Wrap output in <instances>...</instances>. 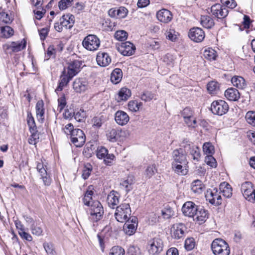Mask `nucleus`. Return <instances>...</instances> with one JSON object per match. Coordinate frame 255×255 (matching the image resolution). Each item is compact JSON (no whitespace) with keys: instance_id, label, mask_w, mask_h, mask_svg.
<instances>
[{"instance_id":"obj_1","label":"nucleus","mask_w":255,"mask_h":255,"mask_svg":"<svg viewBox=\"0 0 255 255\" xmlns=\"http://www.w3.org/2000/svg\"><path fill=\"white\" fill-rule=\"evenodd\" d=\"M87 212L90 215L89 219L93 223L97 222L100 221L104 215V209L101 203L96 200L91 204Z\"/></svg>"},{"instance_id":"obj_2","label":"nucleus","mask_w":255,"mask_h":255,"mask_svg":"<svg viewBox=\"0 0 255 255\" xmlns=\"http://www.w3.org/2000/svg\"><path fill=\"white\" fill-rule=\"evenodd\" d=\"M211 249L215 255H229L230 253L227 243L220 238L215 239L212 242Z\"/></svg>"},{"instance_id":"obj_3","label":"nucleus","mask_w":255,"mask_h":255,"mask_svg":"<svg viewBox=\"0 0 255 255\" xmlns=\"http://www.w3.org/2000/svg\"><path fill=\"white\" fill-rule=\"evenodd\" d=\"M131 212L129 204H122L117 207L115 216L117 221L124 223L130 218Z\"/></svg>"},{"instance_id":"obj_4","label":"nucleus","mask_w":255,"mask_h":255,"mask_svg":"<svg viewBox=\"0 0 255 255\" xmlns=\"http://www.w3.org/2000/svg\"><path fill=\"white\" fill-rule=\"evenodd\" d=\"M75 22V17L72 14L63 15L59 19V22L55 23L54 28L58 32H61L63 28L71 29Z\"/></svg>"},{"instance_id":"obj_5","label":"nucleus","mask_w":255,"mask_h":255,"mask_svg":"<svg viewBox=\"0 0 255 255\" xmlns=\"http://www.w3.org/2000/svg\"><path fill=\"white\" fill-rule=\"evenodd\" d=\"M100 43L99 38L94 34L88 35L82 41L83 47L87 50L91 51L97 50L100 46Z\"/></svg>"},{"instance_id":"obj_6","label":"nucleus","mask_w":255,"mask_h":255,"mask_svg":"<svg viewBox=\"0 0 255 255\" xmlns=\"http://www.w3.org/2000/svg\"><path fill=\"white\" fill-rule=\"evenodd\" d=\"M229 109L227 103L222 100L213 101L210 108L213 114L218 116H222L226 114Z\"/></svg>"},{"instance_id":"obj_7","label":"nucleus","mask_w":255,"mask_h":255,"mask_svg":"<svg viewBox=\"0 0 255 255\" xmlns=\"http://www.w3.org/2000/svg\"><path fill=\"white\" fill-rule=\"evenodd\" d=\"M241 191L245 198L250 202L255 201V190L252 183L246 181L242 184Z\"/></svg>"},{"instance_id":"obj_8","label":"nucleus","mask_w":255,"mask_h":255,"mask_svg":"<svg viewBox=\"0 0 255 255\" xmlns=\"http://www.w3.org/2000/svg\"><path fill=\"white\" fill-rule=\"evenodd\" d=\"M26 44L25 39L20 42H11L6 43L3 45V49L7 53L17 52L23 49Z\"/></svg>"},{"instance_id":"obj_9","label":"nucleus","mask_w":255,"mask_h":255,"mask_svg":"<svg viewBox=\"0 0 255 255\" xmlns=\"http://www.w3.org/2000/svg\"><path fill=\"white\" fill-rule=\"evenodd\" d=\"M163 247V242L160 238H155L148 242V252L151 255L159 254L162 251Z\"/></svg>"},{"instance_id":"obj_10","label":"nucleus","mask_w":255,"mask_h":255,"mask_svg":"<svg viewBox=\"0 0 255 255\" xmlns=\"http://www.w3.org/2000/svg\"><path fill=\"white\" fill-rule=\"evenodd\" d=\"M71 142L77 147H81L85 142V135L83 131L79 128L73 131L71 135Z\"/></svg>"},{"instance_id":"obj_11","label":"nucleus","mask_w":255,"mask_h":255,"mask_svg":"<svg viewBox=\"0 0 255 255\" xmlns=\"http://www.w3.org/2000/svg\"><path fill=\"white\" fill-rule=\"evenodd\" d=\"M205 197L206 200H208L213 205H219L222 203L221 196L220 195V193H218L217 188L208 190Z\"/></svg>"},{"instance_id":"obj_12","label":"nucleus","mask_w":255,"mask_h":255,"mask_svg":"<svg viewBox=\"0 0 255 255\" xmlns=\"http://www.w3.org/2000/svg\"><path fill=\"white\" fill-rule=\"evenodd\" d=\"M89 83L84 78H76L73 83V89L78 93H82L87 91L89 88Z\"/></svg>"},{"instance_id":"obj_13","label":"nucleus","mask_w":255,"mask_h":255,"mask_svg":"<svg viewBox=\"0 0 255 255\" xmlns=\"http://www.w3.org/2000/svg\"><path fill=\"white\" fill-rule=\"evenodd\" d=\"M212 15L218 18H223L228 14V9L219 3L213 5L210 8Z\"/></svg>"},{"instance_id":"obj_14","label":"nucleus","mask_w":255,"mask_h":255,"mask_svg":"<svg viewBox=\"0 0 255 255\" xmlns=\"http://www.w3.org/2000/svg\"><path fill=\"white\" fill-rule=\"evenodd\" d=\"M117 49L124 56H130L134 53L135 47L132 43L127 41L122 43L117 47Z\"/></svg>"},{"instance_id":"obj_15","label":"nucleus","mask_w":255,"mask_h":255,"mask_svg":"<svg viewBox=\"0 0 255 255\" xmlns=\"http://www.w3.org/2000/svg\"><path fill=\"white\" fill-rule=\"evenodd\" d=\"M36 168L44 185L49 186L51 183V178L47 172L46 166H44L42 162H38L37 163Z\"/></svg>"},{"instance_id":"obj_16","label":"nucleus","mask_w":255,"mask_h":255,"mask_svg":"<svg viewBox=\"0 0 255 255\" xmlns=\"http://www.w3.org/2000/svg\"><path fill=\"white\" fill-rule=\"evenodd\" d=\"M123 229L127 235L131 236L136 231L137 227V219L135 217H131L130 220L125 222Z\"/></svg>"},{"instance_id":"obj_17","label":"nucleus","mask_w":255,"mask_h":255,"mask_svg":"<svg viewBox=\"0 0 255 255\" xmlns=\"http://www.w3.org/2000/svg\"><path fill=\"white\" fill-rule=\"evenodd\" d=\"M188 36L192 40L196 42H200L205 38V33L201 28L193 27L190 29Z\"/></svg>"},{"instance_id":"obj_18","label":"nucleus","mask_w":255,"mask_h":255,"mask_svg":"<svg viewBox=\"0 0 255 255\" xmlns=\"http://www.w3.org/2000/svg\"><path fill=\"white\" fill-rule=\"evenodd\" d=\"M198 207L192 201H187L183 204L182 211L185 216L194 218Z\"/></svg>"},{"instance_id":"obj_19","label":"nucleus","mask_w":255,"mask_h":255,"mask_svg":"<svg viewBox=\"0 0 255 255\" xmlns=\"http://www.w3.org/2000/svg\"><path fill=\"white\" fill-rule=\"evenodd\" d=\"M173 162L186 165L187 163L186 152L182 148L174 150L172 152Z\"/></svg>"},{"instance_id":"obj_20","label":"nucleus","mask_w":255,"mask_h":255,"mask_svg":"<svg viewBox=\"0 0 255 255\" xmlns=\"http://www.w3.org/2000/svg\"><path fill=\"white\" fill-rule=\"evenodd\" d=\"M185 226L182 223L174 224L171 229V234L172 238L179 239L184 236Z\"/></svg>"},{"instance_id":"obj_21","label":"nucleus","mask_w":255,"mask_h":255,"mask_svg":"<svg viewBox=\"0 0 255 255\" xmlns=\"http://www.w3.org/2000/svg\"><path fill=\"white\" fill-rule=\"evenodd\" d=\"M208 211L201 207H198L194 215V220L198 222L199 224L204 223L208 218Z\"/></svg>"},{"instance_id":"obj_22","label":"nucleus","mask_w":255,"mask_h":255,"mask_svg":"<svg viewBox=\"0 0 255 255\" xmlns=\"http://www.w3.org/2000/svg\"><path fill=\"white\" fill-rule=\"evenodd\" d=\"M131 92L130 89L127 87H123L119 91L115 96V99L118 103L127 101L131 96Z\"/></svg>"},{"instance_id":"obj_23","label":"nucleus","mask_w":255,"mask_h":255,"mask_svg":"<svg viewBox=\"0 0 255 255\" xmlns=\"http://www.w3.org/2000/svg\"><path fill=\"white\" fill-rule=\"evenodd\" d=\"M115 120L117 124L123 126L129 122V117L126 112L119 110L115 114Z\"/></svg>"},{"instance_id":"obj_24","label":"nucleus","mask_w":255,"mask_h":255,"mask_svg":"<svg viewBox=\"0 0 255 255\" xmlns=\"http://www.w3.org/2000/svg\"><path fill=\"white\" fill-rule=\"evenodd\" d=\"M81 68L80 65H68L66 68H64L62 74L66 75L67 78L71 80L80 71Z\"/></svg>"},{"instance_id":"obj_25","label":"nucleus","mask_w":255,"mask_h":255,"mask_svg":"<svg viewBox=\"0 0 255 255\" xmlns=\"http://www.w3.org/2000/svg\"><path fill=\"white\" fill-rule=\"evenodd\" d=\"M156 17L160 21L163 23H168L172 20V14L169 10L163 8L157 12Z\"/></svg>"},{"instance_id":"obj_26","label":"nucleus","mask_w":255,"mask_h":255,"mask_svg":"<svg viewBox=\"0 0 255 255\" xmlns=\"http://www.w3.org/2000/svg\"><path fill=\"white\" fill-rule=\"evenodd\" d=\"M119 194L116 191H111L107 197V202L110 207L115 208L119 203Z\"/></svg>"},{"instance_id":"obj_27","label":"nucleus","mask_w":255,"mask_h":255,"mask_svg":"<svg viewBox=\"0 0 255 255\" xmlns=\"http://www.w3.org/2000/svg\"><path fill=\"white\" fill-rule=\"evenodd\" d=\"M225 96L229 101H237L240 97V94L236 89L231 88L225 91Z\"/></svg>"},{"instance_id":"obj_28","label":"nucleus","mask_w":255,"mask_h":255,"mask_svg":"<svg viewBox=\"0 0 255 255\" xmlns=\"http://www.w3.org/2000/svg\"><path fill=\"white\" fill-rule=\"evenodd\" d=\"M93 194L94 192L91 187L89 186L82 198V202L85 206L90 207L93 202L95 201L93 200Z\"/></svg>"},{"instance_id":"obj_29","label":"nucleus","mask_w":255,"mask_h":255,"mask_svg":"<svg viewBox=\"0 0 255 255\" xmlns=\"http://www.w3.org/2000/svg\"><path fill=\"white\" fill-rule=\"evenodd\" d=\"M123 132L121 130L113 128L107 132V137L110 141L116 142L119 139Z\"/></svg>"},{"instance_id":"obj_30","label":"nucleus","mask_w":255,"mask_h":255,"mask_svg":"<svg viewBox=\"0 0 255 255\" xmlns=\"http://www.w3.org/2000/svg\"><path fill=\"white\" fill-rule=\"evenodd\" d=\"M134 177L132 175L128 176L126 179L123 180L120 183L121 188L125 189L127 193L132 189V185L134 183Z\"/></svg>"},{"instance_id":"obj_31","label":"nucleus","mask_w":255,"mask_h":255,"mask_svg":"<svg viewBox=\"0 0 255 255\" xmlns=\"http://www.w3.org/2000/svg\"><path fill=\"white\" fill-rule=\"evenodd\" d=\"M219 189L224 196L227 198L231 197L232 188L229 184L225 182H222L220 185Z\"/></svg>"},{"instance_id":"obj_32","label":"nucleus","mask_w":255,"mask_h":255,"mask_svg":"<svg viewBox=\"0 0 255 255\" xmlns=\"http://www.w3.org/2000/svg\"><path fill=\"white\" fill-rule=\"evenodd\" d=\"M123 77V72L120 68L114 69L111 74V81L114 84L119 83Z\"/></svg>"},{"instance_id":"obj_33","label":"nucleus","mask_w":255,"mask_h":255,"mask_svg":"<svg viewBox=\"0 0 255 255\" xmlns=\"http://www.w3.org/2000/svg\"><path fill=\"white\" fill-rule=\"evenodd\" d=\"M231 82L234 86L240 89H243L246 86L245 80L241 76H234L231 79Z\"/></svg>"},{"instance_id":"obj_34","label":"nucleus","mask_w":255,"mask_h":255,"mask_svg":"<svg viewBox=\"0 0 255 255\" xmlns=\"http://www.w3.org/2000/svg\"><path fill=\"white\" fill-rule=\"evenodd\" d=\"M36 116L38 121L43 123L44 121V109L42 101H38L36 105Z\"/></svg>"},{"instance_id":"obj_35","label":"nucleus","mask_w":255,"mask_h":255,"mask_svg":"<svg viewBox=\"0 0 255 255\" xmlns=\"http://www.w3.org/2000/svg\"><path fill=\"white\" fill-rule=\"evenodd\" d=\"M204 188V186L200 180H196L192 183L191 190L195 193L198 194L202 193Z\"/></svg>"},{"instance_id":"obj_36","label":"nucleus","mask_w":255,"mask_h":255,"mask_svg":"<svg viewBox=\"0 0 255 255\" xmlns=\"http://www.w3.org/2000/svg\"><path fill=\"white\" fill-rule=\"evenodd\" d=\"M13 20V17L11 13H8L6 12H0V25L10 24Z\"/></svg>"},{"instance_id":"obj_37","label":"nucleus","mask_w":255,"mask_h":255,"mask_svg":"<svg viewBox=\"0 0 255 255\" xmlns=\"http://www.w3.org/2000/svg\"><path fill=\"white\" fill-rule=\"evenodd\" d=\"M14 31L8 26L0 27V37L7 38L13 35Z\"/></svg>"},{"instance_id":"obj_38","label":"nucleus","mask_w":255,"mask_h":255,"mask_svg":"<svg viewBox=\"0 0 255 255\" xmlns=\"http://www.w3.org/2000/svg\"><path fill=\"white\" fill-rule=\"evenodd\" d=\"M96 60L97 64H110L111 62V58L107 53H99Z\"/></svg>"},{"instance_id":"obj_39","label":"nucleus","mask_w":255,"mask_h":255,"mask_svg":"<svg viewBox=\"0 0 255 255\" xmlns=\"http://www.w3.org/2000/svg\"><path fill=\"white\" fill-rule=\"evenodd\" d=\"M172 167L174 171L179 175L186 174L187 171L185 165L176 162H172Z\"/></svg>"},{"instance_id":"obj_40","label":"nucleus","mask_w":255,"mask_h":255,"mask_svg":"<svg viewBox=\"0 0 255 255\" xmlns=\"http://www.w3.org/2000/svg\"><path fill=\"white\" fill-rule=\"evenodd\" d=\"M186 152L187 153H189V154L192 156L193 160L196 161H199L200 157V149L198 146L193 144L190 149H188L186 151Z\"/></svg>"},{"instance_id":"obj_41","label":"nucleus","mask_w":255,"mask_h":255,"mask_svg":"<svg viewBox=\"0 0 255 255\" xmlns=\"http://www.w3.org/2000/svg\"><path fill=\"white\" fill-rule=\"evenodd\" d=\"M201 23L206 28H211L214 25V20L208 15L201 16Z\"/></svg>"},{"instance_id":"obj_42","label":"nucleus","mask_w":255,"mask_h":255,"mask_svg":"<svg viewBox=\"0 0 255 255\" xmlns=\"http://www.w3.org/2000/svg\"><path fill=\"white\" fill-rule=\"evenodd\" d=\"M106 118L103 115L95 117L92 119L93 127L95 128H100L106 122Z\"/></svg>"},{"instance_id":"obj_43","label":"nucleus","mask_w":255,"mask_h":255,"mask_svg":"<svg viewBox=\"0 0 255 255\" xmlns=\"http://www.w3.org/2000/svg\"><path fill=\"white\" fill-rule=\"evenodd\" d=\"M70 81V80L67 78L66 75L62 74L59 85L55 89V92L57 93L58 92L61 91L63 87L66 86Z\"/></svg>"},{"instance_id":"obj_44","label":"nucleus","mask_w":255,"mask_h":255,"mask_svg":"<svg viewBox=\"0 0 255 255\" xmlns=\"http://www.w3.org/2000/svg\"><path fill=\"white\" fill-rule=\"evenodd\" d=\"M31 233L33 235L40 236L42 235L43 230L40 226V223H33L30 226Z\"/></svg>"},{"instance_id":"obj_45","label":"nucleus","mask_w":255,"mask_h":255,"mask_svg":"<svg viewBox=\"0 0 255 255\" xmlns=\"http://www.w3.org/2000/svg\"><path fill=\"white\" fill-rule=\"evenodd\" d=\"M26 121L29 131L37 130L34 119L30 113L27 114Z\"/></svg>"},{"instance_id":"obj_46","label":"nucleus","mask_w":255,"mask_h":255,"mask_svg":"<svg viewBox=\"0 0 255 255\" xmlns=\"http://www.w3.org/2000/svg\"><path fill=\"white\" fill-rule=\"evenodd\" d=\"M204 56L210 61L215 60L217 57L216 52L214 49L209 48L204 51Z\"/></svg>"},{"instance_id":"obj_47","label":"nucleus","mask_w":255,"mask_h":255,"mask_svg":"<svg viewBox=\"0 0 255 255\" xmlns=\"http://www.w3.org/2000/svg\"><path fill=\"white\" fill-rule=\"evenodd\" d=\"M161 214L165 219H169L174 215V212L170 207L167 206L162 210Z\"/></svg>"},{"instance_id":"obj_48","label":"nucleus","mask_w":255,"mask_h":255,"mask_svg":"<svg viewBox=\"0 0 255 255\" xmlns=\"http://www.w3.org/2000/svg\"><path fill=\"white\" fill-rule=\"evenodd\" d=\"M155 97L154 93L148 91H144L140 95L141 99L145 102H148L152 99L155 100Z\"/></svg>"},{"instance_id":"obj_49","label":"nucleus","mask_w":255,"mask_h":255,"mask_svg":"<svg viewBox=\"0 0 255 255\" xmlns=\"http://www.w3.org/2000/svg\"><path fill=\"white\" fill-rule=\"evenodd\" d=\"M142 105V103L140 102L138 103L135 100H131L128 103V108L130 111L136 112L139 110V108Z\"/></svg>"},{"instance_id":"obj_50","label":"nucleus","mask_w":255,"mask_h":255,"mask_svg":"<svg viewBox=\"0 0 255 255\" xmlns=\"http://www.w3.org/2000/svg\"><path fill=\"white\" fill-rule=\"evenodd\" d=\"M157 172L154 164L148 165L145 169L144 174L148 178L151 177Z\"/></svg>"},{"instance_id":"obj_51","label":"nucleus","mask_w":255,"mask_h":255,"mask_svg":"<svg viewBox=\"0 0 255 255\" xmlns=\"http://www.w3.org/2000/svg\"><path fill=\"white\" fill-rule=\"evenodd\" d=\"M31 135L28 139V143L30 144H36L39 141V134L37 130L30 131Z\"/></svg>"},{"instance_id":"obj_52","label":"nucleus","mask_w":255,"mask_h":255,"mask_svg":"<svg viewBox=\"0 0 255 255\" xmlns=\"http://www.w3.org/2000/svg\"><path fill=\"white\" fill-rule=\"evenodd\" d=\"M125 250L121 247L117 246L113 247L111 250L109 255H125Z\"/></svg>"},{"instance_id":"obj_53","label":"nucleus","mask_w":255,"mask_h":255,"mask_svg":"<svg viewBox=\"0 0 255 255\" xmlns=\"http://www.w3.org/2000/svg\"><path fill=\"white\" fill-rule=\"evenodd\" d=\"M43 247L48 255H56V252L52 243L45 242L43 243Z\"/></svg>"},{"instance_id":"obj_54","label":"nucleus","mask_w":255,"mask_h":255,"mask_svg":"<svg viewBox=\"0 0 255 255\" xmlns=\"http://www.w3.org/2000/svg\"><path fill=\"white\" fill-rule=\"evenodd\" d=\"M128 33L125 30H118L115 34V37L119 41H125L128 37Z\"/></svg>"},{"instance_id":"obj_55","label":"nucleus","mask_w":255,"mask_h":255,"mask_svg":"<svg viewBox=\"0 0 255 255\" xmlns=\"http://www.w3.org/2000/svg\"><path fill=\"white\" fill-rule=\"evenodd\" d=\"M247 122L253 126H255V112L249 111L246 115Z\"/></svg>"},{"instance_id":"obj_56","label":"nucleus","mask_w":255,"mask_h":255,"mask_svg":"<svg viewBox=\"0 0 255 255\" xmlns=\"http://www.w3.org/2000/svg\"><path fill=\"white\" fill-rule=\"evenodd\" d=\"M73 0H60L58 3V6L60 10H64L72 4Z\"/></svg>"},{"instance_id":"obj_57","label":"nucleus","mask_w":255,"mask_h":255,"mask_svg":"<svg viewBox=\"0 0 255 255\" xmlns=\"http://www.w3.org/2000/svg\"><path fill=\"white\" fill-rule=\"evenodd\" d=\"M92 169V166L90 164H87L85 165L82 173L83 179H87L89 177Z\"/></svg>"},{"instance_id":"obj_58","label":"nucleus","mask_w":255,"mask_h":255,"mask_svg":"<svg viewBox=\"0 0 255 255\" xmlns=\"http://www.w3.org/2000/svg\"><path fill=\"white\" fill-rule=\"evenodd\" d=\"M73 116L77 122H81L86 117V113L84 110H80L76 113H74Z\"/></svg>"},{"instance_id":"obj_59","label":"nucleus","mask_w":255,"mask_h":255,"mask_svg":"<svg viewBox=\"0 0 255 255\" xmlns=\"http://www.w3.org/2000/svg\"><path fill=\"white\" fill-rule=\"evenodd\" d=\"M108 149L105 147L101 146L98 148L97 150V156L99 159H103L107 155Z\"/></svg>"},{"instance_id":"obj_60","label":"nucleus","mask_w":255,"mask_h":255,"mask_svg":"<svg viewBox=\"0 0 255 255\" xmlns=\"http://www.w3.org/2000/svg\"><path fill=\"white\" fill-rule=\"evenodd\" d=\"M166 38L171 41H175L177 38V35L174 29H169L165 33Z\"/></svg>"},{"instance_id":"obj_61","label":"nucleus","mask_w":255,"mask_h":255,"mask_svg":"<svg viewBox=\"0 0 255 255\" xmlns=\"http://www.w3.org/2000/svg\"><path fill=\"white\" fill-rule=\"evenodd\" d=\"M184 119L193 117L194 112L190 108L187 107L183 109L181 113Z\"/></svg>"},{"instance_id":"obj_62","label":"nucleus","mask_w":255,"mask_h":255,"mask_svg":"<svg viewBox=\"0 0 255 255\" xmlns=\"http://www.w3.org/2000/svg\"><path fill=\"white\" fill-rule=\"evenodd\" d=\"M23 67L26 73L29 74H34L37 70L36 65H23Z\"/></svg>"},{"instance_id":"obj_63","label":"nucleus","mask_w":255,"mask_h":255,"mask_svg":"<svg viewBox=\"0 0 255 255\" xmlns=\"http://www.w3.org/2000/svg\"><path fill=\"white\" fill-rule=\"evenodd\" d=\"M203 150L206 154H212L214 152V147L210 142H206L203 145Z\"/></svg>"},{"instance_id":"obj_64","label":"nucleus","mask_w":255,"mask_h":255,"mask_svg":"<svg viewBox=\"0 0 255 255\" xmlns=\"http://www.w3.org/2000/svg\"><path fill=\"white\" fill-rule=\"evenodd\" d=\"M118 18H124L127 16L128 10L124 6H120L117 10Z\"/></svg>"}]
</instances>
